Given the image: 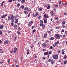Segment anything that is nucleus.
Segmentation results:
<instances>
[{
    "label": "nucleus",
    "instance_id": "c9c22d12",
    "mask_svg": "<svg viewBox=\"0 0 67 67\" xmlns=\"http://www.w3.org/2000/svg\"><path fill=\"white\" fill-rule=\"evenodd\" d=\"M21 8L22 9H24V6L22 5L21 6Z\"/></svg>",
    "mask_w": 67,
    "mask_h": 67
},
{
    "label": "nucleus",
    "instance_id": "a19ab883",
    "mask_svg": "<svg viewBox=\"0 0 67 67\" xmlns=\"http://www.w3.org/2000/svg\"><path fill=\"white\" fill-rule=\"evenodd\" d=\"M61 3H62V1H60L59 2V5H60V4H61Z\"/></svg>",
    "mask_w": 67,
    "mask_h": 67
},
{
    "label": "nucleus",
    "instance_id": "9d476101",
    "mask_svg": "<svg viewBox=\"0 0 67 67\" xmlns=\"http://www.w3.org/2000/svg\"><path fill=\"white\" fill-rule=\"evenodd\" d=\"M44 17L45 18V19H47V18L48 17V16L46 15V14H45L44 15Z\"/></svg>",
    "mask_w": 67,
    "mask_h": 67
},
{
    "label": "nucleus",
    "instance_id": "473e14b6",
    "mask_svg": "<svg viewBox=\"0 0 67 67\" xmlns=\"http://www.w3.org/2000/svg\"><path fill=\"white\" fill-rule=\"evenodd\" d=\"M67 58V57L66 55H65L64 56V59H66Z\"/></svg>",
    "mask_w": 67,
    "mask_h": 67
},
{
    "label": "nucleus",
    "instance_id": "c756f323",
    "mask_svg": "<svg viewBox=\"0 0 67 67\" xmlns=\"http://www.w3.org/2000/svg\"><path fill=\"white\" fill-rule=\"evenodd\" d=\"M8 64H10V59H9L8 60Z\"/></svg>",
    "mask_w": 67,
    "mask_h": 67
},
{
    "label": "nucleus",
    "instance_id": "e2e57ef3",
    "mask_svg": "<svg viewBox=\"0 0 67 67\" xmlns=\"http://www.w3.org/2000/svg\"><path fill=\"white\" fill-rule=\"evenodd\" d=\"M0 63H1V64H3V62H2V61H1L0 62Z\"/></svg>",
    "mask_w": 67,
    "mask_h": 67
},
{
    "label": "nucleus",
    "instance_id": "a18cd8bd",
    "mask_svg": "<svg viewBox=\"0 0 67 67\" xmlns=\"http://www.w3.org/2000/svg\"><path fill=\"white\" fill-rule=\"evenodd\" d=\"M55 7L56 8H57V7H58V5H55Z\"/></svg>",
    "mask_w": 67,
    "mask_h": 67
},
{
    "label": "nucleus",
    "instance_id": "39448f33",
    "mask_svg": "<svg viewBox=\"0 0 67 67\" xmlns=\"http://www.w3.org/2000/svg\"><path fill=\"white\" fill-rule=\"evenodd\" d=\"M33 21H31L29 22L28 26H31L32 25V23H33Z\"/></svg>",
    "mask_w": 67,
    "mask_h": 67
},
{
    "label": "nucleus",
    "instance_id": "2eb2a0df",
    "mask_svg": "<svg viewBox=\"0 0 67 67\" xmlns=\"http://www.w3.org/2000/svg\"><path fill=\"white\" fill-rule=\"evenodd\" d=\"M43 20H44V23H47V21L45 19H44Z\"/></svg>",
    "mask_w": 67,
    "mask_h": 67
},
{
    "label": "nucleus",
    "instance_id": "5fc2aeb1",
    "mask_svg": "<svg viewBox=\"0 0 67 67\" xmlns=\"http://www.w3.org/2000/svg\"><path fill=\"white\" fill-rule=\"evenodd\" d=\"M35 29L33 31V33H34L35 32Z\"/></svg>",
    "mask_w": 67,
    "mask_h": 67
},
{
    "label": "nucleus",
    "instance_id": "7c9ffc66",
    "mask_svg": "<svg viewBox=\"0 0 67 67\" xmlns=\"http://www.w3.org/2000/svg\"><path fill=\"white\" fill-rule=\"evenodd\" d=\"M67 61L66 60H65V61H64V64H66V63H67Z\"/></svg>",
    "mask_w": 67,
    "mask_h": 67
},
{
    "label": "nucleus",
    "instance_id": "393cba45",
    "mask_svg": "<svg viewBox=\"0 0 67 67\" xmlns=\"http://www.w3.org/2000/svg\"><path fill=\"white\" fill-rule=\"evenodd\" d=\"M18 22V19L16 20L15 23H17Z\"/></svg>",
    "mask_w": 67,
    "mask_h": 67
},
{
    "label": "nucleus",
    "instance_id": "dca6fc26",
    "mask_svg": "<svg viewBox=\"0 0 67 67\" xmlns=\"http://www.w3.org/2000/svg\"><path fill=\"white\" fill-rule=\"evenodd\" d=\"M62 27L63 28H66V27H67V26H65V25H63L62 26Z\"/></svg>",
    "mask_w": 67,
    "mask_h": 67
},
{
    "label": "nucleus",
    "instance_id": "6e6552de",
    "mask_svg": "<svg viewBox=\"0 0 67 67\" xmlns=\"http://www.w3.org/2000/svg\"><path fill=\"white\" fill-rule=\"evenodd\" d=\"M7 16V15L6 14L5 15H4L2 16L1 17V18H5L6 17V16Z\"/></svg>",
    "mask_w": 67,
    "mask_h": 67
},
{
    "label": "nucleus",
    "instance_id": "f704fd0d",
    "mask_svg": "<svg viewBox=\"0 0 67 67\" xmlns=\"http://www.w3.org/2000/svg\"><path fill=\"white\" fill-rule=\"evenodd\" d=\"M41 15H40V16H39V17H38V19H39L40 18V19H41Z\"/></svg>",
    "mask_w": 67,
    "mask_h": 67
},
{
    "label": "nucleus",
    "instance_id": "4468645a",
    "mask_svg": "<svg viewBox=\"0 0 67 67\" xmlns=\"http://www.w3.org/2000/svg\"><path fill=\"white\" fill-rule=\"evenodd\" d=\"M42 46H44V47H46V44L44 43L42 45Z\"/></svg>",
    "mask_w": 67,
    "mask_h": 67
},
{
    "label": "nucleus",
    "instance_id": "0eeeda50",
    "mask_svg": "<svg viewBox=\"0 0 67 67\" xmlns=\"http://www.w3.org/2000/svg\"><path fill=\"white\" fill-rule=\"evenodd\" d=\"M8 42H8V41H5L4 42V44H5V45H7V44H8Z\"/></svg>",
    "mask_w": 67,
    "mask_h": 67
},
{
    "label": "nucleus",
    "instance_id": "864d4df0",
    "mask_svg": "<svg viewBox=\"0 0 67 67\" xmlns=\"http://www.w3.org/2000/svg\"><path fill=\"white\" fill-rule=\"evenodd\" d=\"M17 17V18H18V17H19V15H16V17Z\"/></svg>",
    "mask_w": 67,
    "mask_h": 67
},
{
    "label": "nucleus",
    "instance_id": "ea45409f",
    "mask_svg": "<svg viewBox=\"0 0 67 67\" xmlns=\"http://www.w3.org/2000/svg\"><path fill=\"white\" fill-rule=\"evenodd\" d=\"M44 27H45V25H44V26H43L42 27V29H44Z\"/></svg>",
    "mask_w": 67,
    "mask_h": 67
},
{
    "label": "nucleus",
    "instance_id": "a878e982",
    "mask_svg": "<svg viewBox=\"0 0 67 67\" xmlns=\"http://www.w3.org/2000/svg\"><path fill=\"white\" fill-rule=\"evenodd\" d=\"M54 39V38L53 37H51L50 38V40H53Z\"/></svg>",
    "mask_w": 67,
    "mask_h": 67
},
{
    "label": "nucleus",
    "instance_id": "20e7f679",
    "mask_svg": "<svg viewBox=\"0 0 67 67\" xmlns=\"http://www.w3.org/2000/svg\"><path fill=\"white\" fill-rule=\"evenodd\" d=\"M59 35L56 34L55 35V38H58V37H59Z\"/></svg>",
    "mask_w": 67,
    "mask_h": 67
},
{
    "label": "nucleus",
    "instance_id": "79ce46f5",
    "mask_svg": "<svg viewBox=\"0 0 67 67\" xmlns=\"http://www.w3.org/2000/svg\"><path fill=\"white\" fill-rule=\"evenodd\" d=\"M49 54L50 55H51V53H52V51H50L49 52Z\"/></svg>",
    "mask_w": 67,
    "mask_h": 67
},
{
    "label": "nucleus",
    "instance_id": "69168bd1",
    "mask_svg": "<svg viewBox=\"0 0 67 67\" xmlns=\"http://www.w3.org/2000/svg\"><path fill=\"white\" fill-rule=\"evenodd\" d=\"M17 25H20V24L19 23H17Z\"/></svg>",
    "mask_w": 67,
    "mask_h": 67
},
{
    "label": "nucleus",
    "instance_id": "052dcab7",
    "mask_svg": "<svg viewBox=\"0 0 67 67\" xmlns=\"http://www.w3.org/2000/svg\"><path fill=\"white\" fill-rule=\"evenodd\" d=\"M43 59H44V60L45 59V57H43Z\"/></svg>",
    "mask_w": 67,
    "mask_h": 67
},
{
    "label": "nucleus",
    "instance_id": "1a4fd4ad",
    "mask_svg": "<svg viewBox=\"0 0 67 67\" xmlns=\"http://www.w3.org/2000/svg\"><path fill=\"white\" fill-rule=\"evenodd\" d=\"M44 55H46H46H48L49 54V53H48V52H45L44 53Z\"/></svg>",
    "mask_w": 67,
    "mask_h": 67
},
{
    "label": "nucleus",
    "instance_id": "72a5a7b5",
    "mask_svg": "<svg viewBox=\"0 0 67 67\" xmlns=\"http://www.w3.org/2000/svg\"><path fill=\"white\" fill-rule=\"evenodd\" d=\"M11 24L12 26H13V22H12L11 23Z\"/></svg>",
    "mask_w": 67,
    "mask_h": 67
},
{
    "label": "nucleus",
    "instance_id": "603ef678",
    "mask_svg": "<svg viewBox=\"0 0 67 67\" xmlns=\"http://www.w3.org/2000/svg\"><path fill=\"white\" fill-rule=\"evenodd\" d=\"M30 13L28 15V17H30Z\"/></svg>",
    "mask_w": 67,
    "mask_h": 67
},
{
    "label": "nucleus",
    "instance_id": "c03bdc74",
    "mask_svg": "<svg viewBox=\"0 0 67 67\" xmlns=\"http://www.w3.org/2000/svg\"><path fill=\"white\" fill-rule=\"evenodd\" d=\"M17 27V25H14V27L15 28L16 27Z\"/></svg>",
    "mask_w": 67,
    "mask_h": 67
},
{
    "label": "nucleus",
    "instance_id": "6ab92c4d",
    "mask_svg": "<svg viewBox=\"0 0 67 67\" xmlns=\"http://www.w3.org/2000/svg\"><path fill=\"white\" fill-rule=\"evenodd\" d=\"M62 53L63 55H64L65 54V53L64 52V49H63L62 50Z\"/></svg>",
    "mask_w": 67,
    "mask_h": 67
},
{
    "label": "nucleus",
    "instance_id": "423d86ee",
    "mask_svg": "<svg viewBox=\"0 0 67 67\" xmlns=\"http://www.w3.org/2000/svg\"><path fill=\"white\" fill-rule=\"evenodd\" d=\"M16 51H17V48L16 47L15 48L14 50V53H15L16 52Z\"/></svg>",
    "mask_w": 67,
    "mask_h": 67
},
{
    "label": "nucleus",
    "instance_id": "cd10ccee",
    "mask_svg": "<svg viewBox=\"0 0 67 67\" xmlns=\"http://www.w3.org/2000/svg\"><path fill=\"white\" fill-rule=\"evenodd\" d=\"M56 44H53V47H55V46H56Z\"/></svg>",
    "mask_w": 67,
    "mask_h": 67
},
{
    "label": "nucleus",
    "instance_id": "5701e85b",
    "mask_svg": "<svg viewBox=\"0 0 67 67\" xmlns=\"http://www.w3.org/2000/svg\"><path fill=\"white\" fill-rule=\"evenodd\" d=\"M25 2V0H22L21 1V3H24Z\"/></svg>",
    "mask_w": 67,
    "mask_h": 67
},
{
    "label": "nucleus",
    "instance_id": "f03ea898",
    "mask_svg": "<svg viewBox=\"0 0 67 67\" xmlns=\"http://www.w3.org/2000/svg\"><path fill=\"white\" fill-rule=\"evenodd\" d=\"M53 59L54 58L55 59H57L58 58V54L53 55Z\"/></svg>",
    "mask_w": 67,
    "mask_h": 67
},
{
    "label": "nucleus",
    "instance_id": "774afa93",
    "mask_svg": "<svg viewBox=\"0 0 67 67\" xmlns=\"http://www.w3.org/2000/svg\"><path fill=\"white\" fill-rule=\"evenodd\" d=\"M16 67H19V66L18 65H16Z\"/></svg>",
    "mask_w": 67,
    "mask_h": 67
},
{
    "label": "nucleus",
    "instance_id": "680f3d73",
    "mask_svg": "<svg viewBox=\"0 0 67 67\" xmlns=\"http://www.w3.org/2000/svg\"><path fill=\"white\" fill-rule=\"evenodd\" d=\"M48 32L49 33H51V32L50 31H48Z\"/></svg>",
    "mask_w": 67,
    "mask_h": 67
},
{
    "label": "nucleus",
    "instance_id": "4d7b16f0",
    "mask_svg": "<svg viewBox=\"0 0 67 67\" xmlns=\"http://www.w3.org/2000/svg\"><path fill=\"white\" fill-rule=\"evenodd\" d=\"M20 59H21V61H22V57H21Z\"/></svg>",
    "mask_w": 67,
    "mask_h": 67
},
{
    "label": "nucleus",
    "instance_id": "4be33fe9",
    "mask_svg": "<svg viewBox=\"0 0 67 67\" xmlns=\"http://www.w3.org/2000/svg\"><path fill=\"white\" fill-rule=\"evenodd\" d=\"M65 24V21H63L62 23V25H64Z\"/></svg>",
    "mask_w": 67,
    "mask_h": 67
},
{
    "label": "nucleus",
    "instance_id": "7ed1b4c3",
    "mask_svg": "<svg viewBox=\"0 0 67 67\" xmlns=\"http://www.w3.org/2000/svg\"><path fill=\"white\" fill-rule=\"evenodd\" d=\"M41 23L40 24V26H43L44 25V24H43V20H41Z\"/></svg>",
    "mask_w": 67,
    "mask_h": 67
},
{
    "label": "nucleus",
    "instance_id": "2f4dec72",
    "mask_svg": "<svg viewBox=\"0 0 67 67\" xmlns=\"http://www.w3.org/2000/svg\"><path fill=\"white\" fill-rule=\"evenodd\" d=\"M39 10L40 11H42V8H39Z\"/></svg>",
    "mask_w": 67,
    "mask_h": 67
},
{
    "label": "nucleus",
    "instance_id": "ddd939ff",
    "mask_svg": "<svg viewBox=\"0 0 67 67\" xmlns=\"http://www.w3.org/2000/svg\"><path fill=\"white\" fill-rule=\"evenodd\" d=\"M53 60H51V59H49L48 61V62H53Z\"/></svg>",
    "mask_w": 67,
    "mask_h": 67
},
{
    "label": "nucleus",
    "instance_id": "bf43d9fd",
    "mask_svg": "<svg viewBox=\"0 0 67 67\" xmlns=\"http://www.w3.org/2000/svg\"><path fill=\"white\" fill-rule=\"evenodd\" d=\"M17 33L18 34H20V32L19 31H17Z\"/></svg>",
    "mask_w": 67,
    "mask_h": 67
},
{
    "label": "nucleus",
    "instance_id": "f8f14e48",
    "mask_svg": "<svg viewBox=\"0 0 67 67\" xmlns=\"http://www.w3.org/2000/svg\"><path fill=\"white\" fill-rule=\"evenodd\" d=\"M3 27H4V26H3V25H2L0 26V29H3Z\"/></svg>",
    "mask_w": 67,
    "mask_h": 67
},
{
    "label": "nucleus",
    "instance_id": "bb28decb",
    "mask_svg": "<svg viewBox=\"0 0 67 67\" xmlns=\"http://www.w3.org/2000/svg\"><path fill=\"white\" fill-rule=\"evenodd\" d=\"M20 4L19 3H18L17 5V7H20Z\"/></svg>",
    "mask_w": 67,
    "mask_h": 67
},
{
    "label": "nucleus",
    "instance_id": "8fccbe9b",
    "mask_svg": "<svg viewBox=\"0 0 67 67\" xmlns=\"http://www.w3.org/2000/svg\"><path fill=\"white\" fill-rule=\"evenodd\" d=\"M38 15V14H37V13H36V16H37Z\"/></svg>",
    "mask_w": 67,
    "mask_h": 67
},
{
    "label": "nucleus",
    "instance_id": "13d9d810",
    "mask_svg": "<svg viewBox=\"0 0 67 67\" xmlns=\"http://www.w3.org/2000/svg\"><path fill=\"white\" fill-rule=\"evenodd\" d=\"M33 16L34 17H36V15H35L34 14L33 15Z\"/></svg>",
    "mask_w": 67,
    "mask_h": 67
},
{
    "label": "nucleus",
    "instance_id": "58836bf2",
    "mask_svg": "<svg viewBox=\"0 0 67 67\" xmlns=\"http://www.w3.org/2000/svg\"><path fill=\"white\" fill-rule=\"evenodd\" d=\"M12 0H9L8 1V2H12Z\"/></svg>",
    "mask_w": 67,
    "mask_h": 67
},
{
    "label": "nucleus",
    "instance_id": "338daca9",
    "mask_svg": "<svg viewBox=\"0 0 67 67\" xmlns=\"http://www.w3.org/2000/svg\"><path fill=\"white\" fill-rule=\"evenodd\" d=\"M65 34H67V31H66L65 32Z\"/></svg>",
    "mask_w": 67,
    "mask_h": 67
},
{
    "label": "nucleus",
    "instance_id": "412c9836",
    "mask_svg": "<svg viewBox=\"0 0 67 67\" xmlns=\"http://www.w3.org/2000/svg\"><path fill=\"white\" fill-rule=\"evenodd\" d=\"M4 3V2H3L1 4V6L2 7H3V4Z\"/></svg>",
    "mask_w": 67,
    "mask_h": 67
},
{
    "label": "nucleus",
    "instance_id": "49530a36",
    "mask_svg": "<svg viewBox=\"0 0 67 67\" xmlns=\"http://www.w3.org/2000/svg\"><path fill=\"white\" fill-rule=\"evenodd\" d=\"M54 13V11H53L51 12V14H52V13Z\"/></svg>",
    "mask_w": 67,
    "mask_h": 67
},
{
    "label": "nucleus",
    "instance_id": "f3484780",
    "mask_svg": "<svg viewBox=\"0 0 67 67\" xmlns=\"http://www.w3.org/2000/svg\"><path fill=\"white\" fill-rule=\"evenodd\" d=\"M59 43V42L58 41L57 42H55V44L56 45H58Z\"/></svg>",
    "mask_w": 67,
    "mask_h": 67
},
{
    "label": "nucleus",
    "instance_id": "4c0bfd02",
    "mask_svg": "<svg viewBox=\"0 0 67 67\" xmlns=\"http://www.w3.org/2000/svg\"><path fill=\"white\" fill-rule=\"evenodd\" d=\"M53 48V47L51 46L50 47V49H52Z\"/></svg>",
    "mask_w": 67,
    "mask_h": 67
},
{
    "label": "nucleus",
    "instance_id": "9b49d317",
    "mask_svg": "<svg viewBox=\"0 0 67 67\" xmlns=\"http://www.w3.org/2000/svg\"><path fill=\"white\" fill-rule=\"evenodd\" d=\"M24 13L26 14H28V12L26 11H25L24 12Z\"/></svg>",
    "mask_w": 67,
    "mask_h": 67
},
{
    "label": "nucleus",
    "instance_id": "aec40b11",
    "mask_svg": "<svg viewBox=\"0 0 67 67\" xmlns=\"http://www.w3.org/2000/svg\"><path fill=\"white\" fill-rule=\"evenodd\" d=\"M28 9V8L27 7H26L24 9V11H25V10H27Z\"/></svg>",
    "mask_w": 67,
    "mask_h": 67
},
{
    "label": "nucleus",
    "instance_id": "6e6d98bb",
    "mask_svg": "<svg viewBox=\"0 0 67 67\" xmlns=\"http://www.w3.org/2000/svg\"><path fill=\"white\" fill-rule=\"evenodd\" d=\"M34 27H35L34 26H32L31 28L32 29H33V28H34Z\"/></svg>",
    "mask_w": 67,
    "mask_h": 67
},
{
    "label": "nucleus",
    "instance_id": "f257e3e1",
    "mask_svg": "<svg viewBox=\"0 0 67 67\" xmlns=\"http://www.w3.org/2000/svg\"><path fill=\"white\" fill-rule=\"evenodd\" d=\"M15 18V16H13V15H11V16H9L8 17V20H10V19L11 20V22H14V20H15V19H14Z\"/></svg>",
    "mask_w": 67,
    "mask_h": 67
},
{
    "label": "nucleus",
    "instance_id": "e433bc0d",
    "mask_svg": "<svg viewBox=\"0 0 67 67\" xmlns=\"http://www.w3.org/2000/svg\"><path fill=\"white\" fill-rule=\"evenodd\" d=\"M0 35H1L2 34V31H1L0 30Z\"/></svg>",
    "mask_w": 67,
    "mask_h": 67
},
{
    "label": "nucleus",
    "instance_id": "a211bd4d",
    "mask_svg": "<svg viewBox=\"0 0 67 67\" xmlns=\"http://www.w3.org/2000/svg\"><path fill=\"white\" fill-rule=\"evenodd\" d=\"M51 6V5H49L47 7V9H49V8H50V6Z\"/></svg>",
    "mask_w": 67,
    "mask_h": 67
},
{
    "label": "nucleus",
    "instance_id": "b1692460",
    "mask_svg": "<svg viewBox=\"0 0 67 67\" xmlns=\"http://www.w3.org/2000/svg\"><path fill=\"white\" fill-rule=\"evenodd\" d=\"M51 64H53L55 62V60L54 61H51Z\"/></svg>",
    "mask_w": 67,
    "mask_h": 67
},
{
    "label": "nucleus",
    "instance_id": "3c124183",
    "mask_svg": "<svg viewBox=\"0 0 67 67\" xmlns=\"http://www.w3.org/2000/svg\"><path fill=\"white\" fill-rule=\"evenodd\" d=\"M58 17L57 18H55V20H58Z\"/></svg>",
    "mask_w": 67,
    "mask_h": 67
},
{
    "label": "nucleus",
    "instance_id": "0e129e2a",
    "mask_svg": "<svg viewBox=\"0 0 67 67\" xmlns=\"http://www.w3.org/2000/svg\"><path fill=\"white\" fill-rule=\"evenodd\" d=\"M14 64H13L12 65V67H14Z\"/></svg>",
    "mask_w": 67,
    "mask_h": 67
},
{
    "label": "nucleus",
    "instance_id": "de8ad7c7",
    "mask_svg": "<svg viewBox=\"0 0 67 67\" xmlns=\"http://www.w3.org/2000/svg\"><path fill=\"white\" fill-rule=\"evenodd\" d=\"M61 32H64V30L62 29V30Z\"/></svg>",
    "mask_w": 67,
    "mask_h": 67
},
{
    "label": "nucleus",
    "instance_id": "c85d7f7f",
    "mask_svg": "<svg viewBox=\"0 0 67 67\" xmlns=\"http://www.w3.org/2000/svg\"><path fill=\"white\" fill-rule=\"evenodd\" d=\"M47 36V34H45L44 35V38H45V37H46V36Z\"/></svg>",
    "mask_w": 67,
    "mask_h": 67
},
{
    "label": "nucleus",
    "instance_id": "09e8293b",
    "mask_svg": "<svg viewBox=\"0 0 67 67\" xmlns=\"http://www.w3.org/2000/svg\"><path fill=\"white\" fill-rule=\"evenodd\" d=\"M27 54L28 55L29 54V51L28 50L27 51Z\"/></svg>",
    "mask_w": 67,
    "mask_h": 67
},
{
    "label": "nucleus",
    "instance_id": "37998d69",
    "mask_svg": "<svg viewBox=\"0 0 67 67\" xmlns=\"http://www.w3.org/2000/svg\"><path fill=\"white\" fill-rule=\"evenodd\" d=\"M67 3H65L64 4V5H67Z\"/></svg>",
    "mask_w": 67,
    "mask_h": 67
}]
</instances>
